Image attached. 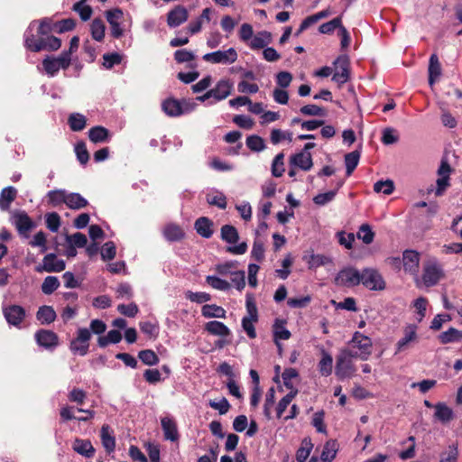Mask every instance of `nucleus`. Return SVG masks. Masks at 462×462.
I'll list each match as a JSON object with an SVG mask.
<instances>
[{
	"label": "nucleus",
	"instance_id": "nucleus-1",
	"mask_svg": "<svg viewBox=\"0 0 462 462\" xmlns=\"http://www.w3.org/2000/svg\"><path fill=\"white\" fill-rule=\"evenodd\" d=\"M58 23L51 18L44 17L39 21L37 34H33L29 28L24 33V47L32 52L41 51H54L61 47V40L51 35L58 33Z\"/></svg>",
	"mask_w": 462,
	"mask_h": 462
},
{
	"label": "nucleus",
	"instance_id": "nucleus-2",
	"mask_svg": "<svg viewBox=\"0 0 462 462\" xmlns=\"http://www.w3.org/2000/svg\"><path fill=\"white\" fill-rule=\"evenodd\" d=\"M195 107L193 103L185 99L178 100L173 97L165 99L162 104V111L169 116L176 117L190 113Z\"/></svg>",
	"mask_w": 462,
	"mask_h": 462
},
{
	"label": "nucleus",
	"instance_id": "nucleus-3",
	"mask_svg": "<svg viewBox=\"0 0 462 462\" xmlns=\"http://www.w3.org/2000/svg\"><path fill=\"white\" fill-rule=\"evenodd\" d=\"M444 276L442 265L436 259H431L424 264L421 279L426 287L435 286Z\"/></svg>",
	"mask_w": 462,
	"mask_h": 462
},
{
	"label": "nucleus",
	"instance_id": "nucleus-4",
	"mask_svg": "<svg viewBox=\"0 0 462 462\" xmlns=\"http://www.w3.org/2000/svg\"><path fill=\"white\" fill-rule=\"evenodd\" d=\"M90 338V330L86 328H79L77 331V337L70 341V351L74 355L86 356L88 352Z\"/></svg>",
	"mask_w": 462,
	"mask_h": 462
},
{
	"label": "nucleus",
	"instance_id": "nucleus-5",
	"mask_svg": "<svg viewBox=\"0 0 462 462\" xmlns=\"http://www.w3.org/2000/svg\"><path fill=\"white\" fill-rule=\"evenodd\" d=\"M353 348L359 351V359L363 361L368 360L372 354L373 343L372 339L365 336L359 331L354 333L352 339L348 343Z\"/></svg>",
	"mask_w": 462,
	"mask_h": 462
},
{
	"label": "nucleus",
	"instance_id": "nucleus-6",
	"mask_svg": "<svg viewBox=\"0 0 462 462\" xmlns=\"http://www.w3.org/2000/svg\"><path fill=\"white\" fill-rule=\"evenodd\" d=\"M238 58L237 51L235 48H229L226 51H216L213 52L206 53L202 59L212 64H225L229 65L236 61Z\"/></svg>",
	"mask_w": 462,
	"mask_h": 462
},
{
	"label": "nucleus",
	"instance_id": "nucleus-7",
	"mask_svg": "<svg viewBox=\"0 0 462 462\" xmlns=\"http://www.w3.org/2000/svg\"><path fill=\"white\" fill-rule=\"evenodd\" d=\"M362 283L371 291H383L385 289V282L383 276L375 269L365 268L361 272Z\"/></svg>",
	"mask_w": 462,
	"mask_h": 462
},
{
	"label": "nucleus",
	"instance_id": "nucleus-8",
	"mask_svg": "<svg viewBox=\"0 0 462 462\" xmlns=\"http://www.w3.org/2000/svg\"><path fill=\"white\" fill-rule=\"evenodd\" d=\"M12 223L16 227L18 233L25 238L29 237L30 231L35 226L32 219L23 210H16L13 213Z\"/></svg>",
	"mask_w": 462,
	"mask_h": 462
},
{
	"label": "nucleus",
	"instance_id": "nucleus-9",
	"mask_svg": "<svg viewBox=\"0 0 462 462\" xmlns=\"http://www.w3.org/2000/svg\"><path fill=\"white\" fill-rule=\"evenodd\" d=\"M452 171V168L449 165L447 159H442L440 162V165L438 169V175L439 176L436 181L437 189L435 190V195L437 197L442 196L446 189L450 186V178L449 175Z\"/></svg>",
	"mask_w": 462,
	"mask_h": 462
},
{
	"label": "nucleus",
	"instance_id": "nucleus-10",
	"mask_svg": "<svg viewBox=\"0 0 462 462\" xmlns=\"http://www.w3.org/2000/svg\"><path fill=\"white\" fill-rule=\"evenodd\" d=\"M362 281L361 273L353 267L342 269L335 278V283L339 286L354 287Z\"/></svg>",
	"mask_w": 462,
	"mask_h": 462
},
{
	"label": "nucleus",
	"instance_id": "nucleus-11",
	"mask_svg": "<svg viewBox=\"0 0 462 462\" xmlns=\"http://www.w3.org/2000/svg\"><path fill=\"white\" fill-rule=\"evenodd\" d=\"M356 367L352 360H347L340 354L337 356L335 374L338 380L343 381L355 375Z\"/></svg>",
	"mask_w": 462,
	"mask_h": 462
},
{
	"label": "nucleus",
	"instance_id": "nucleus-12",
	"mask_svg": "<svg viewBox=\"0 0 462 462\" xmlns=\"http://www.w3.org/2000/svg\"><path fill=\"white\" fill-rule=\"evenodd\" d=\"M336 71L333 74L332 80L339 86L345 84L349 79V60L347 56H339L334 62Z\"/></svg>",
	"mask_w": 462,
	"mask_h": 462
},
{
	"label": "nucleus",
	"instance_id": "nucleus-13",
	"mask_svg": "<svg viewBox=\"0 0 462 462\" xmlns=\"http://www.w3.org/2000/svg\"><path fill=\"white\" fill-rule=\"evenodd\" d=\"M66 263L63 260L58 259L57 255L53 253L46 254L42 259V267H37L38 272L47 273H60L64 271Z\"/></svg>",
	"mask_w": 462,
	"mask_h": 462
},
{
	"label": "nucleus",
	"instance_id": "nucleus-14",
	"mask_svg": "<svg viewBox=\"0 0 462 462\" xmlns=\"http://www.w3.org/2000/svg\"><path fill=\"white\" fill-rule=\"evenodd\" d=\"M34 337L37 344L46 349L55 348L59 345V337L51 330L39 329Z\"/></svg>",
	"mask_w": 462,
	"mask_h": 462
},
{
	"label": "nucleus",
	"instance_id": "nucleus-15",
	"mask_svg": "<svg viewBox=\"0 0 462 462\" xmlns=\"http://www.w3.org/2000/svg\"><path fill=\"white\" fill-rule=\"evenodd\" d=\"M161 426L163 431V437L166 440L176 442L180 439L178 426L176 420L167 415L161 418Z\"/></svg>",
	"mask_w": 462,
	"mask_h": 462
},
{
	"label": "nucleus",
	"instance_id": "nucleus-16",
	"mask_svg": "<svg viewBox=\"0 0 462 462\" xmlns=\"http://www.w3.org/2000/svg\"><path fill=\"white\" fill-rule=\"evenodd\" d=\"M189 18V13L183 5H176L167 14V24L175 28L185 23Z\"/></svg>",
	"mask_w": 462,
	"mask_h": 462
},
{
	"label": "nucleus",
	"instance_id": "nucleus-17",
	"mask_svg": "<svg viewBox=\"0 0 462 462\" xmlns=\"http://www.w3.org/2000/svg\"><path fill=\"white\" fill-rule=\"evenodd\" d=\"M4 315L10 325L19 327L25 318V310L20 305H10L4 309Z\"/></svg>",
	"mask_w": 462,
	"mask_h": 462
},
{
	"label": "nucleus",
	"instance_id": "nucleus-18",
	"mask_svg": "<svg viewBox=\"0 0 462 462\" xmlns=\"http://www.w3.org/2000/svg\"><path fill=\"white\" fill-rule=\"evenodd\" d=\"M234 85L230 79H220L216 86L210 89L212 97L215 101H221L231 95Z\"/></svg>",
	"mask_w": 462,
	"mask_h": 462
},
{
	"label": "nucleus",
	"instance_id": "nucleus-19",
	"mask_svg": "<svg viewBox=\"0 0 462 462\" xmlns=\"http://www.w3.org/2000/svg\"><path fill=\"white\" fill-rule=\"evenodd\" d=\"M403 268L405 272L415 274L419 271L420 254L415 250H405L402 254Z\"/></svg>",
	"mask_w": 462,
	"mask_h": 462
},
{
	"label": "nucleus",
	"instance_id": "nucleus-20",
	"mask_svg": "<svg viewBox=\"0 0 462 462\" xmlns=\"http://www.w3.org/2000/svg\"><path fill=\"white\" fill-rule=\"evenodd\" d=\"M72 449L76 453L87 458H92L96 453V449L89 439H83L79 438H76L74 439L72 443Z\"/></svg>",
	"mask_w": 462,
	"mask_h": 462
},
{
	"label": "nucleus",
	"instance_id": "nucleus-21",
	"mask_svg": "<svg viewBox=\"0 0 462 462\" xmlns=\"http://www.w3.org/2000/svg\"><path fill=\"white\" fill-rule=\"evenodd\" d=\"M290 163L303 171H310L313 166L312 157L310 152H300L290 158Z\"/></svg>",
	"mask_w": 462,
	"mask_h": 462
},
{
	"label": "nucleus",
	"instance_id": "nucleus-22",
	"mask_svg": "<svg viewBox=\"0 0 462 462\" xmlns=\"http://www.w3.org/2000/svg\"><path fill=\"white\" fill-rule=\"evenodd\" d=\"M214 223L207 217H199L194 223V229L204 238H210L214 233Z\"/></svg>",
	"mask_w": 462,
	"mask_h": 462
},
{
	"label": "nucleus",
	"instance_id": "nucleus-23",
	"mask_svg": "<svg viewBox=\"0 0 462 462\" xmlns=\"http://www.w3.org/2000/svg\"><path fill=\"white\" fill-rule=\"evenodd\" d=\"M435 420L440 421L443 424H446L451 421L455 418V414L453 410L448 407L445 402H438L434 405Z\"/></svg>",
	"mask_w": 462,
	"mask_h": 462
},
{
	"label": "nucleus",
	"instance_id": "nucleus-24",
	"mask_svg": "<svg viewBox=\"0 0 462 462\" xmlns=\"http://www.w3.org/2000/svg\"><path fill=\"white\" fill-rule=\"evenodd\" d=\"M101 442L106 451L110 454L116 449V438L110 426L104 424L100 430Z\"/></svg>",
	"mask_w": 462,
	"mask_h": 462
},
{
	"label": "nucleus",
	"instance_id": "nucleus-25",
	"mask_svg": "<svg viewBox=\"0 0 462 462\" xmlns=\"http://www.w3.org/2000/svg\"><path fill=\"white\" fill-rule=\"evenodd\" d=\"M417 339V333L415 328L408 327L404 330V336L396 344L395 354L403 352L410 347L411 342Z\"/></svg>",
	"mask_w": 462,
	"mask_h": 462
},
{
	"label": "nucleus",
	"instance_id": "nucleus-26",
	"mask_svg": "<svg viewBox=\"0 0 462 462\" xmlns=\"http://www.w3.org/2000/svg\"><path fill=\"white\" fill-rule=\"evenodd\" d=\"M286 321L283 319H277L273 324V340L278 347H281L279 340H288L291 334L285 328Z\"/></svg>",
	"mask_w": 462,
	"mask_h": 462
},
{
	"label": "nucleus",
	"instance_id": "nucleus-27",
	"mask_svg": "<svg viewBox=\"0 0 462 462\" xmlns=\"http://www.w3.org/2000/svg\"><path fill=\"white\" fill-rule=\"evenodd\" d=\"M16 197L17 189L14 187L9 186L3 189L0 193V209L3 211L8 210Z\"/></svg>",
	"mask_w": 462,
	"mask_h": 462
},
{
	"label": "nucleus",
	"instance_id": "nucleus-28",
	"mask_svg": "<svg viewBox=\"0 0 462 462\" xmlns=\"http://www.w3.org/2000/svg\"><path fill=\"white\" fill-rule=\"evenodd\" d=\"M163 236L169 242H179L185 236V232L177 224H169L163 229Z\"/></svg>",
	"mask_w": 462,
	"mask_h": 462
},
{
	"label": "nucleus",
	"instance_id": "nucleus-29",
	"mask_svg": "<svg viewBox=\"0 0 462 462\" xmlns=\"http://www.w3.org/2000/svg\"><path fill=\"white\" fill-rule=\"evenodd\" d=\"M110 133L104 126L97 125L88 130V138L94 143H104L108 141Z\"/></svg>",
	"mask_w": 462,
	"mask_h": 462
},
{
	"label": "nucleus",
	"instance_id": "nucleus-30",
	"mask_svg": "<svg viewBox=\"0 0 462 462\" xmlns=\"http://www.w3.org/2000/svg\"><path fill=\"white\" fill-rule=\"evenodd\" d=\"M205 329L214 336L228 337L231 334L230 329L224 323L217 320L206 323Z\"/></svg>",
	"mask_w": 462,
	"mask_h": 462
},
{
	"label": "nucleus",
	"instance_id": "nucleus-31",
	"mask_svg": "<svg viewBox=\"0 0 462 462\" xmlns=\"http://www.w3.org/2000/svg\"><path fill=\"white\" fill-rule=\"evenodd\" d=\"M220 238L227 244L234 245L239 240L237 229L232 225H224L220 229Z\"/></svg>",
	"mask_w": 462,
	"mask_h": 462
},
{
	"label": "nucleus",
	"instance_id": "nucleus-32",
	"mask_svg": "<svg viewBox=\"0 0 462 462\" xmlns=\"http://www.w3.org/2000/svg\"><path fill=\"white\" fill-rule=\"evenodd\" d=\"M338 450V443L336 439H329L324 445L320 458L322 462H332Z\"/></svg>",
	"mask_w": 462,
	"mask_h": 462
},
{
	"label": "nucleus",
	"instance_id": "nucleus-33",
	"mask_svg": "<svg viewBox=\"0 0 462 462\" xmlns=\"http://www.w3.org/2000/svg\"><path fill=\"white\" fill-rule=\"evenodd\" d=\"M441 74V65L437 54L433 53L429 63V84L432 86Z\"/></svg>",
	"mask_w": 462,
	"mask_h": 462
},
{
	"label": "nucleus",
	"instance_id": "nucleus-34",
	"mask_svg": "<svg viewBox=\"0 0 462 462\" xmlns=\"http://www.w3.org/2000/svg\"><path fill=\"white\" fill-rule=\"evenodd\" d=\"M321 355L322 357L318 365L319 371L322 376H328L333 371V358L326 350H322Z\"/></svg>",
	"mask_w": 462,
	"mask_h": 462
},
{
	"label": "nucleus",
	"instance_id": "nucleus-35",
	"mask_svg": "<svg viewBox=\"0 0 462 462\" xmlns=\"http://www.w3.org/2000/svg\"><path fill=\"white\" fill-rule=\"evenodd\" d=\"M68 192L65 189H53L50 190L46 197L48 204L53 208L59 207L61 204H66Z\"/></svg>",
	"mask_w": 462,
	"mask_h": 462
},
{
	"label": "nucleus",
	"instance_id": "nucleus-36",
	"mask_svg": "<svg viewBox=\"0 0 462 462\" xmlns=\"http://www.w3.org/2000/svg\"><path fill=\"white\" fill-rule=\"evenodd\" d=\"M88 204V200L79 193L71 192L67 195L66 205L69 208L78 210L86 208Z\"/></svg>",
	"mask_w": 462,
	"mask_h": 462
},
{
	"label": "nucleus",
	"instance_id": "nucleus-37",
	"mask_svg": "<svg viewBox=\"0 0 462 462\" xmlns=\"http://www.w3.org/2000/svg\"><path fill=\"white\" fill-rule=\"evenodd\" d=\"M36 318L42 324H51L56 319V312L51 306H42L39 308Z\"/></svg>",
	"mask_w": 462,
	"mask_h": 462
},
{
	"label": "nucleus",
	"instance_id": "nucleus-38",
	"mask_svg": "<svg viewBox=\"0 0 462 462\" xmlns=\"http://www.w3.org/2000/svg\"><path fill=\"white\" fill-rule=\"evenodd\" d=\"M438 338L443 345L452 342H458L462 340V331L455 328H449L447 331L440 333Z\"/></svg>",
	"mask_w": 462,
	"mask_h": 462
},
{
	"label": "nucleus",
	"instance_id": "nucleus-39",
	"mask_svg": "<svg viewBox=\"0 0 462 462\" xmlns=\"http://www.w3.org/2000/svg\"><path fill=\"white\" fill-rule=\"evenodd\" d=\"M312 448L313 444L311 442V439L310 438H304L301 440L300 447L298 448L296 452L297 462H306Z\"/></svg>",
	"mask_w": 462,
	"mask_h": 462
},
{
	"label": "nucleus",
	"instance_id": "nucleus-40",
	"mask_svg": "<svg viewBox=\"0 0 462 462\" xmlns=\"http://www.w3.org/2000/svg\"><path fill=\"white\" fill-rule=\"evenodd\" d=\"M106 25L100 18H95L90 24L92 38L97 42H102L105 37Z\"/></svg>",
	"mask_w": 462,
	"mask_h": 462
},
{
	"label": "nucleus",
	"instance_id": "nucleus-41",
	"mask_svg": "<svg viewBox=\"0 0 462 462\" xmlns=\"http://www.w3.org/2000/svg\"><path fill=\"white\" fill-rule=\"evenodd\" d=\"M202 316L205 318H226V310L216 304H206L201 310Z\"/></svg>",
	"mask_w": 462,
	"mask_h": 462
},
{
	"label": "nucleus",
	"instance_id": "nucleus-42",
	"mask_svg": "<svg viewBox=\"0 0 462 462\" xmlns=\"http://www.w3.org/2000/svg\"><path fill=\"white\" fill-rule=\"evenodd\" d=\"M271 33L267 31L258 32L252 38L250 48L253 50H259L264 48L271 41Z\"/></svg>",
	"mask_w": 462,
	"mask_h": 462
},
{
	"label": "nucleus",
	"instance_id": "nucleus-43",
	"mask_svg": "<svg viewBox=\"0 0 462 462\" xmlns=\"http://www.w3.org/2000/svg\"><path fill=\"white\" fill-rule=\"evenodd\" d=\"M360 156L361 152L358 150L353 151L345 155V164L347 176H350L357 167Z\"/></svg>",
	"mask_w": 462,
	"mask_h": 462
},
{
	"label": "nucleus",
	"instance_id": "nucleus-44",
	"mask_svg": "<svg viewBox=\"0 0 462 462\" xmlns=\"http://www.w3.org/2000/svg\"><path fill=\"white\" fill-rule=\"evenodd\" d=\"M68 124L72 131L79 132V131H82L86 127L87 119H86L85 116L79 114V113H75V114H71L69 116Z\"/></svg>",
	"mask_w": 462,
	"mask_h": 462
},
{
	"label": "nucleus",
	"instance_id": "nucleus-45",
	"mask_svg": "<svg viewBox=\"0 0 462 462\" xmlns=\"http://www.w3.org/2000/svg\"><path fill=\"white\" fill-rule=\"evenodd\" d=\"M86 1L87 0H80L75 3L72 6V10L77 12L79 14L80 19L84 22L89 20L93 13L90 5H84Z\"/></svg>",
	"mask_w": 462,
	"mask_h": 462
},
{
	"label": "nucleus",
	"instance_id": "nucleus-46",
	"mask_svg": "<svg viewBox=\"0 0 462 462\" xmlns=\"http://www.w3.org/2000/svg\"><path fill=\"white\" fill-rule=\"evenodd\" d=\"M298 394V390H292L290 391L283 398L280 400L278 402V405L276 407V415L277 418H282L283 412L286 411L290 403L292 402V400L295 398V396Z\"/></svg>",
	"mask_w": 462,
	"mask_h": 462
},
{
	"label": "nucleus",
	"instance_id": "nucleus-47",
	"mask_svg": "<svg viewBox=\"0 0 462 462\" xmlns=\"http://www.w3.org/2000/svg\"><path fill=\"white\" fill-rule=\"evenodd\" d=\"M138 358L143 364L152 366L159 364L160 358L157 354L152 349L141 350L138 353Z\"/></svg>",
	"mask_w": 462,
	"mask_h": 462
},
{
	"label": "nucleus",
	"instance_id": "nucleus-48",
	"mask_svg": "<svg viewBox=\"0 0 462 462\" xmlns=\"http://www.w3.org/2000/svg\"><path fill=\"white\" fill-rule=\"evenodd\" d=\"M343 181L337 183V189L335 190H329L325 193H319L313 198V201L316 205L324 206L327 203L332 201L337 195V189L343 185Z\"/></svg>",
	"mask_w": 462,
	"mask_h": 462
},
{
	"label": "nucleus",
	"instance_id": "nucleus-49",
	"mask_svg": "<svg viewBox=\"0 0 462 462\" xmlns=\"http://www.w3.org/2000/svg\"><path fill=\"white\" fill-rule=\"evenodd\" d=\"M358 239L362 240L364 244L370 245L374 238V232H373L370 225L362 224L356 234Z\"/></svg>",
	"mask_w": 462,
	"mask_h": 462
},
{
	"label": "nucleus",
	"instance_id": "nucleus-50",
	"mask_svg": "<svg viewBox=\"0 0 462 462\" xmlns=\"http://www.w3.org/2000/svg\"><path fill=\"white\" fill-rule=\"evenodd\" d=\"M60 287V281L55 276H47L42 284V291L50 295L53 293Z\"/></svg>",
	"mask_w": 462,
	"mask_h": 462
},
{
	"label": "nucleus",
	"instance_id": "nucleus-51",
	"mask_svg": "<svg viewBox=\"0 0 462 462\" xmlns=\"http://www.w3.org/2000/svg\"><path fill=\"white\" fill-rule=\"evenodd\" d=\"M206 282L212 288L218 290V291H226L230 289V283L227 281L223 280V279L218 278L214 275L207 276Z\"/></svg>",
	"mask_w": 462,
	"mask_h": 462
},
{
	"label": "nucleus",
	"instance_id": "nucleus-52",
	"mask_svg": "<svg viewBox=\"0 0 462 462\" xmlns=\"http://www.w3.org/2000/svg\"><path fill=\"white\" fill-rule=\"evenodd\" d=\"M343 25H342L341 17L338 16V17L332 19L329 22L322 23L319 26V31L321 33L329 34V33H332L337 28H338L340 30V28Z\"/></svg>",
	"mask_w": 462,
	"mask_h": 462
},
{
	"label": "nucleus",
	"instance_id": "nucleus-53",
	"mask_svg": "<svg viewBox=\"0 0 462 462\" xmlns=\"http://www.w3.org/2000/svg\"><path fill=\"white\" fill-rule=\"evenodd\" d=\"M298 375H299V374L295 368H292V367L285 368L283 373L282 374V378L284 386L291 391L297 390L293 386L292 379L298 377Z\"/></svg>",
	"mask_w": 462,
	"mask_h": 462
},
{
	"label": "nucleus",
	"instance_id": "nucleus-54",
	"mask_svg": "<svg viewBox=\"0 0 462 462\" xmlns=\"http://www.w3.org/2000/svg\"><path fill=\"white\" fill-rule=\"evenodd\" d=\"M42 67L46 74L50 77H54L60 69L58 66L54 57L47 56L42 60Z\"/></svg>",
	"mask_w": 462,
	"mask_h": 462
},
{
	"label": "nucleus",
	"instance_id": "nucleus-55",
	"mask_svg": "<svg viewBox=\"0 0 462 462\" xmlns=\"http://www.w3.org/2000/svg\"><path fill=\"white\" fill-rule=\"evenodd\" d=\"M207 201L209 205L216 206L220 209H225L226 208V198L221 192L208 194L207 196Z\"/></svg>",
	"mask_w": 462,
	"mask_h": 462
},
{
	"label": "nucleus",
	"instance_id": "nucleus-56",
	"mask_svg": "<svg viewBox=\"0 0 462 462\" xmlns=\"http://www.w3.org/2000/svg\"><path fill=\"white\" fill-rule=\"evenodd\" d=\"M246 145L253 152H261L265 148L263 139L255 134L246 138Z\"/></svg>",
	"mask_w": 462,
	"mask_h": 462
},
{
	"label": "nucleus",
	"instance_id": "nucleus-57",
	"mask_svg": "<svg viewBox=\"0 0 462 462\" xmlns=\"http://www.w3.org/2000/svg\"><path fill=\"white\" fill-rule=\"evenodd\" d=\"M374 190L377 193L383 192L385 195H390L394 190L393 181L391 180H378L374 184Z\"/></svg>",
	"mask_w": 462,
	"mask_h": 462
},
{
	"label": "nucleus",
	"instance_id": "nucleus-58",
	"mask_svg": "<svg viewBox=\"0 0 462 462\" xmlns=\"http://www.w3.org/2000/svg\"><path fill=\"white\" fill-rule=\"evenodd\" d=\"M45 223L48 229L51 232H57L60 226V217L56 212L47 213L45 215Z\"/></svg>",
	"mask_w": 462,
	"mask_h": 462
},
{
	"label": "nucleus",
	"instance_id": "nucleus-59",
	"mask_svg": "<svg viewBox=\"0 0 462 462\" xmlns=\"http://www.w3.org/2000/svg\"><path fill=\"white\" fill-rule=\"evenodd\" d=\"M196 56L193 51L187 49L177 50L174 52V60L177 63L191 62L195 60Z\"/></svg>",
	"mask_w": 462,
	"mask_h": 462
},
{
	"label": "nucleus",
	"instance_id": "nucleus-60",
	"mask_svg": "<svg viewBox=\"0 0 462 462\" xmlns=\"http://www.w3.org/2000/svg\"><path fill=\"white\" fill-rule=\"evenodd\" d=\"M66 241L78 248H83L88 244L87 236L80 232H77L71 236H67Z\"/></svg>",
	"mask_w": 462,
	"mask_h": 462
},
{
	"label": "nucleus",
	"instance_id": "nucleus-61",
	"mask_svg": "<svg viewBox=\"0 0 462 462\" xmlns=\"http://www.w3.org/2000/svg\"><path fill=\"white\" fill-rule=\"evenodd\" d=\"M283 159H284V155H283L282 152L278 153L274 157L273 164H272V174L274 177H281V176H282V174L284 172Z\"/></svg>",
	"mask_w": 462,
	"mask_h": 462
},
{
	"label": "nucleus",
	"instance_id": "nucleus-62",
	"mask_svg": "<svg viewBox=\"0 0 462 462\" xmlns=\"http://www.w3.org/2000/svg\"><path fill=\"white\" fill-rule=\"evenodd\" d=\"M75 152L79 162L85 165L89 160V153L84 142H79L75 146Z\"/></svg>",
	"mask_w": 462,
	"mask_h": 462
},
{
	"label": "nucleus",
	"instance_id": "nucleus-63",
	"mask_svg": "<svg viewBox=\"0 0 462 462\" xmlns=\"http://www.w3.org/2000/svg\"><path fill=\"white\" fill-rule=\"evenodd\" d=\"M103 60H104L103 66L106 69H110L115 65L121 63L122 56L117 52L105 53L103 55Z\"/></svg>",
	"mask_w": 462,
	"mask_h": 462
},
{
	"label": "nucleus",
	"instance_id": "nucleus-64",
	"mask_svg": "<svg viewBox=\"0 0 462 462\" xmlns=\"http://www.w3.org/2000/svg\"><path fill=\"white\" fill-rule=\"evenodd\" d=\"M237 264V261H227L224 263L217 264L215 269L219 275H231L235 272L233 269H236Z\"/></svg>",
	"mask_w": 462,
	"mask_h": 462
}]
</instances>
